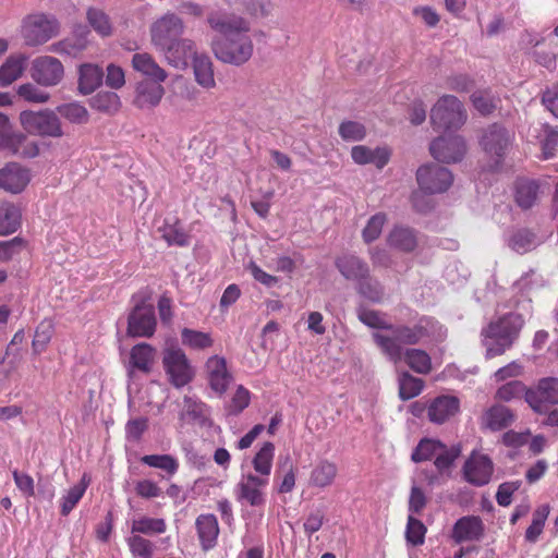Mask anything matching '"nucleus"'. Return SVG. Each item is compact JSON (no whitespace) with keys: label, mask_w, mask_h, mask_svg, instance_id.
Listing matches in <instances>:
<instances>
[{"label":"nucleus","mask_w":558,"mask_h":558,"mask_svg":"<svg viewBox=\"0 0 558 558\" xmlns=\"http://www.w3.org/2000/svg\"><path fill=\"white\" fill-rule=\"evenodd\" d=\"M207 22L213 29L223 36V38L211 41V50L218 60L233 65H242L251 59L254 45L247 34L246 21L242 17L216 12L209 14Z\"/></svg>","instance_id":"1"},{"label":"nucleus","mask_w":558,"mask_h":558,"mask_svg":"<svg viewBox=\"0 0 558 558\" xmlns=\"http://www.w3.org/2000/svg\"><path fill=\"white\" fill-rule=\"evenodd\" d=\"M441 326L429 317L421 318L414 326L390 327L389 333L374 332L373 338L383 353L393 363L402 361L401 344H416L426 338L440 336Z\"/></svg>","instance_id":"2"},{"label":"nucleus","mask_w":558,"mask_h":558,"mask_svg":"<svg viewBox=\"0 0 558 558\" xmlns=\"http://www.w3.org/2000/svg\"><path fill=\"white\" fill-rule=\"evenodd\" d=\"M525 324L523 313L511 312L492 322L482 330L487 357H495L509 350L519 338Z\"/></svg>","instance_id":"3"},{"label":"nucleus","mask_w":558,"mask_h":558,"mask_svg":"<svg viewBox=\"0 0 558 558\" xmlns=\"http://www.w3.org/2000/svg\"><path fill=\"white\" fill-rule=\"evenodd\" d=\"M429 118L435 131L449 133L464 125L468 113L456 96L444 95L432 107Z\"/></svg>","instance_id":"4"},{"label":"nucleus","mask_w":558,"mask_h":558,"mask_svg":"<svg viewBox=\"0 0 558 558\" xmlns=\"http://www.w3.org/2000/svg\"><path fill=\"white\" fill-rule=\"evenodd\" d=\"M19 120L28 134L53 138L64 135L60 118L56 111L50 109L24 110L20 113Z\"/></svg>","instance_id":"5"},{"label":"nucleus","mask_w":558,"mask_h":558,"mask_svg":"<svg viewBox=\"0 0 558 558\" xmlns=\"http://www.w3.org/2000/svg\"><path fill=\"white\" fill-rule=\"evenodd\" d=\"M59 28V22L53 16L35 13L23 20L21 33L26 45L38 46L57 36Z\"/></svg>","instance_id":"6"},{"label":"nucleus","mask_w":558,"mask_h":558,"mask_svg":"<svg viewBox=\"0 0 558 558\" xmlns=\"http://www.w3.org/2000/svg\"><path fill=\"white\" fill-rule=\"evenodd\" d=\"M513 135L499 124L489 125L484 130L480 144L485 154L492 159L493 170H497L508 154Z\"/></svg>","instance_id":"7"},{"label":"nucleus","mask_w":558,"mask_h":558,"mask_svg":"<svg viewBox=\"0 0 558 558\" xmlns=\"http://www.w3.org/2000/svg\"><path fill=\"white\" fill-rule=\"evenodd\" d=\"M269 481L264 476H257L252 472L242 473L233 488L235 499L242 505L262 508L266 504L265 489Z\"/></svg>","instance_id":"8"},{"label":"nucleus","mask_w":558,"mask_h":558,"mask_svg":"<svg viewBox=\"0 0 558 558\" xmlns=\"http://www.w3.org/2000/svg\"><path fill=\"white\" fill-rule=\"evenodd\" d=\"M163 368L169 381L177 388L184 387L194 378L195 372L186 354L180 348L171 347L163 351Z\"/></svg>","instance_id":"9"},{"label":"nucleus","mask_w":558,"mask_h":558,"mask_svg":"<svg viewBox=\"0 0 558 558\" xmlns=\"http://www.w3.org/2000/svg\"><path fill=\"white\" fill-rule=\"evenodd\" d=\"M29 75L40 87H54L64 80L65 70L58 58L45 54L32 61Z\"/></svg>","instance_id":"10"},{"label":"nucleus","mask_w":558,"mask_h":558,"mask_svg":"<svg viewBox=\"0 0 558 558\" xmlns=\"http://www.w3.org/2000/svg\"><path fill=\"white\" fill-rule=\"evenodd\" d=\"M416 181L423 193L439 194L446 192L452 185L453 174L446 167L427 163L417 169Z\"/></svg>","instance_id":"11"},{"label":"nucleus","mask_w":558,"mask_h":558,"mask_svg":"<svg viewBox=\"0 0 558 558\" xmlns=\"http://www.w3.org/2000/svg\"><path fill=\"white\" fill-rule=\"evenodd\" d=\"M185 25L180 16L166 13L157 19L150 26V40L157 51L177 40L184 33Z\"/></svg>","instance_id":"12"},{"label":"nucleus","mask_w":558,"mask_h":558,"mask_svg":"<svg viewBox=\"0 0 558 558\" xmlns=\"http://www.w3.org/2000/svg\"><path fill=\"white\" fill-rule=\"evenodd\" d=\"M525 401L537 413H545L550 405L558 404V378L539 379L525 392Z\"/></svg>","instance_id":"13"},{"label":"nucleus","mask_w":558,"mask_h":558,"mask_svg":"<svg viewBox=\"0 0 558 558\" xmlns=\"http://www.w3.org/2000/svg\"><path fill=\"white\" fill-rule=\"evenodd\" d=\"M462 472L468 483L477 487L484 486L492 480L494 463L487 454L473 451L466 459Z\"/></svg>","instance_id":"14"},{"label":"nucleus","mask_w":558,"mask_h":558,"mask_svg":"<svg viewBox=\"0 0 558 558\" xmlns=\"http://www.w3.org/2000/svg\"><path fill=\"white\" fill-rule=\"evenodd\" d=\"M429 150L441 162H458L464 157L466 145L460 135H442L430 143Z\"/></svg>","instance_id":"15"},{"label":"nucleus","mask_w":558,"mask_h":558,"mask_svg":"<svg viewBox=\"0 0 558 558\" xmlns=\"http://www.w3.org/2000/svg\"><path fill=\"white\" fill-rule=\"evenodd\" d=\"M155 328L154 306L145 303L136 305L129 316L128 333L132 337H150Z\"/></svg>","instance_id":"16"},{"label":"nucleus","mask_w":558,"mask_h":558,"mask_svg":"<svg viewBox=\"0 0 558 558\" xmlns=\"http://www.w3.org/2000/svg\"><path fill=\"white\" fill-rule=\"evenodd\" d=\"M538 286V281L535 278L534 271L525 272L518 279L512 288V296L510 299V307H513L515 310H520L524 312L525 314L532 313V300H531V292Z\"/></svg>","instance_id":"17"},{"label":"nucleus","mask_w":558,"mask_h":558,"mask_svg":"<svg viewBox=\"0 0 558 558\" xmlns=\"http://www.w3.org/2000/svg\"><path fill=\"white\" fill-rule=\"evenodd\" d=\"M159 52L171 66L177 69H185L190 59L194 60L195 56H198L194 40L181 37Z\"/></svg>","instance_id":"18"},{"label":"nucleus","mask_w":558,"mask_h":558,"mask_svg":"<svg viewBox=\"0 0 558 558\" xmlns=\"http://www.w3.org/2000/svg\"><path fill=\"white\" fill-rule=\"evenodd\" d=\"M31 181L29 171L16 162H9L0 169V189L10 193L22 192Z\"/></svg>","instance_id":"19"},{"label":"nucleus","mask_w":558,"mask_h":558,"mask_svg":"<svg viewBox=\"0 0 558 558\" xmlns=\"http://www.w3.org/2000/svg\"><path fill=\"white\" fill-rule=\"evenodd\" d=\"M206 371L210 388L219 395L225 393L232 381L226 359L218 355L209 357L206 362Z\"/></svg>","instance_id":"20"},{"label":"nucleus","mask_w":558,"mask_h":558,"mask_svg":"<svg viewBox=\"0 0 558 558\" xmlns=\"http://www.w3.org/2000/svg\"><path fill=\"white\" fill-rule=\"evenodd\" d=\"M390 156V149L385 146L372 148L366 145H356L351 148L352 160L361 166L372 163L383 169L389 162Z\"/></svg>","instance_id":"21"},{"label":"nucleus","mask_w":558,"mask_h":558,"mask_svg":"<svg viewBox=\"0 0 558 558\" xmlns=\"http://www.w3.org/2000/svg\"><path fill=\"white\" fill-rule=\"evenodd\" d=\"M165 95L161 83L142 81L135 88L134 105L140 109H151L159 105Z\"/></svg>","instance_id":"22"},{"label":"nucleus","mask_w":558,"mask_h":558,"mask_svg":"<svg viewBox=\"0 0 558 558\" xmlns=\"http://www.w3.org/2000/svg\"><path fill=\"white\" fill-rule=\"evenodd\" d=\"M195 527L201 547L204 551L213 549L217 545L219 535L218 520L214 514H201L196 518Z\"/></svg>","instance_id":"23"},{"label":"nucleus","mask_w":558,"mask_h":558,"mask_svg":"<svg viewBox=\"0 0 558 558\" xmlns=\"http://www.w3.org/2000/svg\"><path fill=\"white\" fill-rule=\"evenodd\" d=\"M132 68L157 83H163L168 74L148 52H137L132 57Z\"/></svg>","instance_id":"24"},{"label":"nucleus","mask_w":558,"mask_h":558,"mask_svg":"<svg viewBox=\"0 0 558 558\" xmlns=\"http://www.w3.org/2000/svg\"><path fill=\"white\" fill-rule=\"evenodd\" d=\"M459 399L453 396H440L434 399L428 407V418L433 423L441 424L459 411Z\"/></svg>","instance_id":"25"},{"label":"nucleus","mask_w":558,"mask_h":558,"mask_svg":"<svg viewBox=\"0 0 558 558\" xmlns=\"http://www.w3.org/2000/svg\"><path fill=\"white\" fill-rule=\"evenodd\" d=\"M483 531V522L478 517H463L456 522L452 537L457 543L475 541L480 539Z\"/></svg>","instance_id":"26"},{"label":"nucleus","mask_w":558,"mask_h":558,"mask_svg":"<svg viewBox=\"0 0 558 558\" xmlns=\"http://www.w3.org/2000/svg\"><path fill=\"white\" fill-rule=\"evenodd\" d=\"M338 475V466L329 460L318 461L312 469L308 483L316 488H326L333 484Z\"/></svg>","instance_id":"27"},{"label":"nucleus","mask_w":558,"mask_h":558,"mask_svg":"<svg viewBox=\"0 0 558 558\" xmlns=\"http://www.w3.org/2000/svg\"><path fill=\"white\" fill-rule=\"evenodd\" d=\"M336 267L348 280L359 281L368 275V266L355 255L344 254L336 259Z\"/></svg>","instance_id":"28"},{"label":"nucleus","mask_w":558,"mask_h":558,"mask_svg":"<svg viewBox=\"0 0 558 558\" xmlns=\"http://www.w3.org/2000/svg\"><path fill=\"white\" fill-rule=\"evenodd\" d=\"M156 357V350L148 343H138L130 352V373L132 369H138L143 373H149Z\"/></svg>","instance_id":"29"},{"label":"nucleus","mask_w":558,"mask_h":558,"mask_svg":"<svg viewBox=\"0 0 558 558\" xmlns=\"http://www.w3.org/2000/svg\"><path fill=\"white\" fill-rule=\"evenodd\" d=\"M180 416L187 423L204 425L209 416V408L194 397L184 396Z\"/></svg>","instance_id":"30"},{"label":"nucleus","mask_w":558,"mask_h":558,"mask_svg":"<svg viewBox=\"0 0 558 558\" xmlns=\"http://www.w3.org/2000/svg\"><path fill=\"white\" fill-rule=\"evenodd\" d=\"M4 150L22 158H35L39 155V145L25 134L13 132Z\"/></svg>","instance_id":"31"},{"label":"nucleus","mask_w":558,"mask_h":558,"mask_svg":"<svg viewBox=\"0 0 558 558\" xmlns=\"http://www.w3.org/2000/svg\"><path fill=\"white\" fill-rule=\"evenodd\" d=\"M514 414L501 404L490 407L483 415L484 425L492 430H500L512 424Z\"/></svg>","instance_id":"32"},{"label":"nucleus","mask_w":558,"mask_h":558,"mask_svg":"<svg viewBox=\"0 0 558 558\" xmlns=\"http://www.w3.org/2000/svg\"><path fill=\"white\" fill-rule=\"evenodd\" d=\"M27 57L23 53L11 54L0 66V85L8 86L22 76Z\"/></svg>","instance_id":"33"},{"label":"nucleus","mask_w":558,"mask_h":558,"mask_svg":"<svg viewBox=\"0 0 558 558\" xmlns=\"http://www.w3.org/2000/svg\"><path fill=\"white\" fill-rule=\"evenodd\" d=\"M78 92L82 95L92 94L102 82V70L95 64H83L78 70Z\"/></svg>","instance_id":"34"},{"label":"nucleus","mask_w":558,"mask_h":558,"mask_svg":"<svg viewBox=\"0 0 558 558\" xmlns=\"http://www.w3.org/2000/svg\"><path fill=\"white\" fill-rule=\"evenodd\" d=\"M195 81L199 86L211 89L216 86L213 62L206 54L195 56L193 60Z\"/></svg>","instance_id":"35"},{"label":"nucleus","mask_w":558,"mask_h":558,"mask_svg":"<svg viewBox=\"0 0 558 558\" xmlns=\"http://www.w3.org/2000/svg\"><path fill=\"white\" fill-rule=\"evenodd\" d=\"M275 456V446L270 441H266L259 448L252 460L255 475L264 476L269 481Z\"/></svg>","instance_id":"36"},{"label":"nucleus","mask_w":558,"mask_h":558,"mask_svg":"<svg viewBox=\"0 0 558 558\" xmlns=\"http://www.w3.org/2000/svg\"><path fill=\"white\" fill-rule=\"evenodd\" d=\"M89 26L101 37H110L113 34V24L109 15L101 9L92 7L86 12Z\"/></svg>","instance_id":"37"},{"label":"nucleus","mask_w":558,"mask_h":558,"mask_svg":"<svg viewBox=\"0 0 558 558\" xmlns=\"http://www.w3.org/2000/svg\"><path fill=\"white\" fill-rule=\"evenodd\" d=\"M89 483L90 477L87 474H83L80 483L66 492V494L61 498L60 502L62 515H68L75 508V506L84 496Z\"/></svg>","instance_id":"38"},{"label":"nucleus","mask_w":558,"mask_h":558,"mask_svg":"<svg viewBox=\"0 0 558 558\" xmlns=\"http://www.w3.org/2000/svg\"><path fill=\"white\" fill-rule=\"evenodd\" d=\"M56 112L72 124H85L89 121V112L78 101H71L59 105Z\"/></svg>","instance_id":"39"},{"label":"nucleus","mask_w":558,"mask_h":558,"mask_svg":"<svg viewBox=\"0 0 558 558\" xmlns=\"http://www.w3.org/2000/svg\"><path fill=\"white\" fill-rule=\"evenodd\" d=\"M388 242L390 246L404 252H411L417 245L416 235L413 230L403 227L393 228L389 233Z\"/></svg>","instance_id":"40"},{"label":"nucleus","mask_w":558,"mask_h":558,"mask_svg":"<svg viewBox=\"0 0 558 558\" xmlns=\"http://www.w3.org/2000/svg\"><path fill=\"white\" fill-rule=\"evenodd\" d=\"M402 360L415 373L428 374L432 371L430 356L424 350L407 349L403 351Z\"/></svg>","instance_id":"41"},{"label":"nucleus","mask_w":558,"mask_h":558,"mask_svg":"<svg viewBox=\"0 0 558 558\" xmlns=\"http://www.w3.org/2000/svg\"><path fill=\"white\" fill-rule=\"evenodd\" d=\"M167 530V524L163 519L141 517L132 521V534L155 535L162 534Z\"/></svg>","instance_id":"42"},{"label":"nucleus","mask_w":558,"mask_h":558,"mask_svg":"<svg viewBox=\"0 0 558 558\" xmlns=\"http://www.w3.org/2000/svg\"><path fill=\"white\" fill-rule=\"evenodd\" d=\"M21 222L20 209L13 204L0 205V234L5 235L16 231Z\"/></svg>","instance_id":"43"},{"label":"nucleus","mask_w":558,"mask_h":558,"mask_svg":"<svg viewBox=\"0 0 558 558\" xmlns=\"http://www.w3.org/2000/svg\"><path fill=\"white\" fill-rule=\"evenodd\" d=\"M182 344L192 350H205L213 345L214 340L209 332L183 328L181 331Z\"/></svg>","instance_id":"44"},{"label":"nucleus","mask_w":558,"mask_h":558,"mask_svg":"<svg viewBox=\"0 0 558 558\" xmlns=\"http://www.w3.org/2000/svg\"><path fill=\"white\" fill-rule=\"evenodd\" d=\"M550 508L548 505L539 506L534 512L532 523L525 531V539L529 543H535L543 533L546 520L549 515Z\"/></svg>","instance_id":"45"},{"label":"nucleus","mask_w":558,"mask_h":558,"mask_svg":"<svg viewBox=\"0 0 558 558\" xmlns=\"http://www.w3.org/2000/svg\"><path fill=\"white\" fill-rule=\"evenodd\" d=\"M53 331L54 326L51 319L46 318L38 324L32 342L35 354H40L46 350L53 336Z\"/></svg>","instance_id":"46"},{"label":"nucleus","mask_w":558,"mask_h":558,"mask_svg":"<svg viewBox=\"0 0 558 558\" xmlns=\"http://www.w3.org/2000/svg\"><path fill=\"white\" fill-rule=\"evenodd\" d=\"M90 105L98 111L112 114L120 109L121 101L114 92H100L92 98Z\"/></svg>","instance_id":"47"},{"label":"nucleus","mask_w":558,"mask_h":558,"mask_svg":"<svg viewBox=\"0 0 558 558\" xmlns=\"http://www.w3.org/2000/svg\"><path fill=\"white\" fill-rule=\"evenodd\" d=\"M141 461L155 469H160L172 476L179 469L178 460L170 454H146L141 458Z\"/></svg>","instance_id":"48"},{"label":"nucleus","mask_w":558,"mask_h":558,"mask_svg":"<svg viewBox=\"0 0 558 558\" xmlns=\"http://www.w3.org/2000/svg\"><path fill=\"white\" fill-rule=\"evenodd\" d=\"M544 159L554 157L558 146V130L549 124H543L538 135Z\"/></svg>","instance_id":"49"},{"label":"nucleus","mask_w":558,"mask_h":558,"mask_svg":"<svg viewBox=\"0 0 558 558\" xmlns=\"http://www.w3.org/2000/svg\"><path fill=\"white\" fill-rule=\"evenodd\" d=\"M423 387V380L409 373H403L399 378V395L402 400H409L418 396Z\"/></svg>","instance_id":"50"},{"label":"nucleus","mask_w":558,"mask_h":558,"mask_svg":"<svg viewBox=\"0 0 558 558\" xmlns=\"http://www.w3.org/2000/svg\"><path fill=\"white\" fill-rule=\"evenodd\" d=\"M538 186L533 181H520L517 184L515 199L520 207L530 208L536 201Z\"/></svg>","instance_id":"51"},{"label":"nucleus","mask_w":558,"mask_h":558,"mask_svg":"<svg viewBox=\"0 0 558 558\" xmlns=\"http://www.w3.org/2000/svg\"><path fill=\"white\" fill-rule=\"evenodd\" d=\"M126 544L136 558H151L154 554V544L141 535L132 534L126 538Z\"/></svg>","instance_id":"52"},{"label":"nucleus","mask_w":558,"mask_h":558,"mask_svg":"<svg viewBox=\"0 0 558 558\" xmlns=\"http://www.w3.org/2000/svg\"><path fill=\"white\" fill-rule=\"evenodd\" d=\"M441 448L442 444L438 440L423 439L413 451L412 460L414 462H422L435 458Z\"/></svg>","instance_id":"53"},{"label":"nucleus","mask_w":558,"mask_h":558,"mask_svg":"<svg viewBox=\"0 0 558 558\" xmlns=\"http://www.w3.org/2000/svg\"><path fill=\"white\" fill-rule=\"evenodd\" d=\"M529 389L520 380H511L500 386L496 391V399L505 402L512 401L514 399L520 398L521 396L525 397V392Z\"/></svg>","instance_id":"54"},{"label":"nucleus","mask_w":558,"mask_h":558,"mask_svg":"<svg viewBox=\"0 0 558 558\" xmlns=\"http://www.w3.org/2000/svg\"><path fill=\"white\" fill-rule=\"evenodd\" d=\"M425 534L426 527L423 522L409 514L405 529L407 542L413 546L422 545L425 541Z\"/></svg>","instance_id":"55"},{"label":"nucleus","mask_w":558,"mask_h":558,"mask_svg":"<svg viewBox=\"0 0 558 558\" xmlns=\"http://www.w3.org/2000/svg\"><path fill=\"white\" fill-rule=\"evenodd\" d=\"M251 402V393L250 391L243 387L242 385L238 386L234 390L230 402L228 403L226 410L230 415H238L244 409L248 407Z\"/></svg>","instance_id":"56"},{"label":"nucleus","mask_w":558,"mask_h":558,"mask_svg":"<svg viewBox=\"0 0 558 558\" xmlns=\"http://www.w3.org/2000/svg\"><path fill=\"white\" fill-rule=\"evenodd\" d=\"M17 94L24 100L34 104H46L50 99V95L39 88V85L25 83L19 86Z\"/></svg>","instance_id":"57"},{"label":"nucleus","mask_w":558,"mask_h":558,"mask_svg":"<svg viewBox=\"0 0 558 558\" xmlns=\"http://www.w3.org/2000/svg\"><path fill=\"white\" fill-rule=\"evenodd\" d=\"M339 135L347 142H359L365 138L366 129L357 121H343L339 125Z\"/></svg>","instance_id":"58"},{"label":"nucleus","mask_w":558,"mask_h":558,"mask_svg":"<svg viewBox=\"0 0 558 558\" xmlns=\"http://www.w3.org/2000/svg\"><path fill=\"white\" fill-rule=\"evenodd\" d=\"M386 221L387 217L384 213H377L374 216H372L362 231L363 240L366 243H371L378 239Z\"/></svg>","instance_id":"59"},{"label":"nucleus","mask_w":558,"mask_h":558,"mask_svg":"<svg viewBox=\"0 0 558 558\" xmlns=\"http://www.w3.org/2000/svg\"><path fill=\"white\" fill-rule=\"evenodd\" d=\"M359 292L373 302H379L383 298V288L380 283L368 275L359 280Z\"/></svg>","instance_id":"60"},{"label":"nucleus","mask_w":558,"mask_h":558,"mask_svg":"<svg viewBox=\"0 0 558 558\" xmlns=\"http://www.w3.org/2000/svg\"><path fill=\"white\" fill-rule=\"evenodd\" d=\"M359 318L371 328L384 329L383 333H389V328L392 327L387 324L385 316L377 311L362 310L359 313Z\"/></svg>","instance_id":"61"},{"label":"nucleus","mask_w":558,"mask_h":558,"mask_svg":"<svg viewBox=\"0 0 558 558\" xmlns=\"http://www.w3.org/2000/svg\"><path fill=\"white\" fill-rule=\"evenodd\" d=\"M459 454L460 448L452 447L448 449L445 445H442L441 450H439L435 457V466L439 472H444L452 465Z\"/></svg>","instance_id":"62"},{"label":"nucleus","mask_w":558,"mask_h":558,"mask_svg":"<svg viewBox=\"0 0 558 558\" xmlns=\"http://www.w3.org/2000/svg\"><path fill=\"white\" fill-rule=\"evenodd\" d=\"M510 247L518 253H525L535 245L534 235L529 231H519L509 241Z\"/></svg>","instance_id":"63"},{"label":"nucleus","mask_w":558,"mask_h":558,"mask_svg":"<svg viewBox=\"0 0 558 558\" xmlns=\"http://www.w3.org/2000/svg\"><path fill=\"white\" fill-rule=\"evenodd\" d=\"M161 233L169 245H187V235L183 232L182 228L177 225H166L161 229Z\"/></svg>","instance_id":"64"}]
</instances>
